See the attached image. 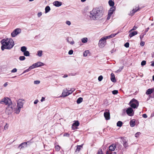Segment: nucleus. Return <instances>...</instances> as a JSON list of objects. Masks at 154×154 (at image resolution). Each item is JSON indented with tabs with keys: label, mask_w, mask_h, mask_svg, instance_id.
Wrapping results in <instances>:
<instances>
[{
	"label": "nucleus",
	"mask_w": 154,
	"mask_h": 154,
	"mask_svg": "<svg viewBox=\"0 0 154 154\" xmlns=\"http://www.w3.org/2000/svg\"><path fill=\"white\" fill-rule=\"evenodd\" d=\"M103 15L102 11L99 8H94L90 12L89 17L91 20H96Z\"/></svg>",
	"instance_id": "nucleus-1"
},
{
	"label": "nucleus",
	"mask_w": 154,
	"mask_h": 154,
	"mask_svg": "<svg viewBox=\"0 0 154 154\" xmlns=\"http://www.w3.org/2000/svg\"><path fill=\"white\" fill-rule=\"evenodd\" d=\"M2 46L1 49L3 51L5 49H10L14 45V42L11 38H7L6 39H3L1 41Z\"/></svg>",
	"instance_id": "nucleus-2"
},
{
	"label": "nucleus",
	"mask_w": 154,
	"mask_h": 154,
	"mask_svg": "<svg viewBox=\"0 0 154 154\" xmlns=\"http://www.w3.org/2000/svg\"><path fill=\"white\" fill-rule=\"evenodd\" d=\"M24 102V100L23 99H20L17 100V109L16 110V114H18L19 113L21 109L23 107Z\"/></svg>",
	"instance_id": "nucleus-3"
},
{
	"label": "nucleus",
	"mask_w": 154,
	"mask_h": 154,
	"mask_svg": "<svg viewBox=\"0 0 154 154\" xmlns=\"http://www.w3.org/2000/svg\"><path fill=\"white\" fill-rule=\"evenodd\" d=\"M130 106L134 109L137 108L139 106V102L134 99H132L129 103Z\"/></svg>",
	"instance_id": "nucleus-4"
},
{
	"label": "nucleus",
	"mask_w": 154,
	"mask_h": 154,
	"mask_svg": "<svg viewBox=\"0 0 154 154\" xmlns=\"http://www.w3.org/2000/svg\"><path fill=\"white\" fill-rule=\"evenodd\" d=\"M107 39L106 37L105 36L103 37L100 40L98 45L100 48H103L105 46Z\"/></svg>",
	"instance_id": "nucleus-5"
},
{
	"label": "nucleus",
	"mask_w": 154,
	"mask_h": 154,
	"mask_svg": "<svg viewBox=\"0 0 154 154\" xmlns=\"http://www.w3.org/2000/svg\"><path fill=\"white\" fill-rule=\"evenodd\" d=\"M11 103V100L8 97L4 98L0 101V103L1 104H5L6 105H9Z\"/></svg>",
	"instance_id": "nucleus-6"
},
{
	"label": "nucleus",
	"mask_w": 154,
	"mask_h": 154,
	"mask_svg": "<svg viewBox=\"0 0 154 154\" xmlns=\"http://www.w3.org/2000/svg\"><path fill=\"white\" fill-rule=\"evenodd\" d=\"M21 30L20 28H17L14 29L11 33V35L13 37H15L21 32Z\"/></svg>",
	"instance_id": "nucleus-7"
},
{
	"label": "nucleus",
	"mask_w": 154,
	"mask_h": 154,
	"mask_svg": "<svg viewBox=\"0 0 154 154\" xmlns=\"http://www.w3.org/2000/svg\"><path fill=\"white\" fill-rule=\"evenodd\" d=\"M126 112L129 116H132L134 115V112L133 109L131 107H129L126 110Z\"/></svg>",
	"instance_id": "nucleus-8"
},
{
	"label": "nucleus",
	"mask_w": 154,
	"mask_h": 154,
	"mask_svg": "<svg viewBox=\"0 0 154 154\" xmlns=\"http://www.w3.org/2000/svg\"><path fill=\"white\" fill-rule=\"evenodd\" d=\"M104 116L106 120H108L110 119V115L109 110L105 109V112L104 113Z\"/></svg>",
	"instance_id": "nucleus-9"
},
{
	"label": "nucleus",
	"mask_w": 154,
	"mask_h": 154,
	"mask_svg": "<svg viewBox=\"0 0 154 154\" xmlns=\"http://www.w3.org/2000/svg\"><path fill=\"white\" fill-rule=\"evenodd\" d=\"M8 106H9L11 109H12V110L14 112L16 113V110L17 109V108L16 106L15 103H12L11 102V103L8 105Z\"/></svg>",
	"instance_id": "nucleus-10"
},
{
	"label": "nucleus",
	"mask_w": 154,
	"mask_h": 154,
	"mask_svg": "<svg viewBox=\"0 0 154 154\" xmlns=\"http://www.w3.org/2000/svg\"><path fill=\"white\" fill-rule=\"evenodd\" d=\"M13 111H14L12 110V109H11L9 106H7L5 110V112L8 114H11Z\"/></svg>",
	"instance_id": "nucleus-11"
},
{
	"label": "nucleus",
	"mask_w": 154,
	"mask_h": 154,
	"mask_svg": "<svg viewBox=\"0 0 154 154\" xmlns=\"http://www.w3.org/2000/svg\"><path fill=\"white\" fill-rule=\"evenodd\" d=\"M68 90L67 88L64 89L62 94V96L65 97L68 96Z\"/></svg>",
	"instance_id": "nucleus-12"
},
{
	"label": "nucleus",
	"mask_w": 154,
	"mask_h": 154,
	"mask_svg": "<svg viewBox=\"0 0 154 154\" xmlns=\"http://www.w3.org/2000/svg\"><path fill=\"white\" fill-rule=\"evenodd\" d=\"M115 10V7H111L108 11V14L112 15Z\"/></svg>",
	"instance_id": "nucleus-13"
},
{
	"label": "nucleus",
	"mask_w": 154,
	"mask_h": 154,
	"mask_svg": "<svg viewBox=\"0 0 154 154\" xmlns=\"http://www.w3.org/2000/svg\"><path fill=\"white\" fill-rule=\"evenodd\" d=\"M116 148V145L114 144H112L109 147V150L112 151H114Z\"/></svg>",
	"instance_id": "nucleus-14"
},
{
	"label": "nucleus",
	"mask_w": 154,
	"mask_h": 154,
	"mask_svg": "<svg viewBox=\"0 0 154 154\" xmlns=\"http://www.w3.org/2000/svg\"><path fill=\"white\" fill-rule=\"evenodd\" d=\"M54 5L56 7H58L62 5V2L58 1H55L53 2Z\"/></svg>",
	"instance_id": "nucleus-15"
},
{
	"label": "nucleus",
	"mask_w": 154,
	"mask_h": 154,
	"mask_svg": "<svg viewBox=\"0 0 154 154\" xmlns=\"http://www.w3.org/2000/svg\"><path fill=\"white\" fill-rule=\"evenodd\" d=\"M154 90V88H149L146 91V94L147 95L151 94L152 93Z\"/></svg>",
	"instance_id": "nucleus-16"
},
{
	"label": "nucleus",
	"mask_w": 154,
	"mask_h": 154,
	"mask_svg": "<svg viewBox=\"0 0 154 154\" xmlns=\"http://www.w3.org/2000/svg\"><path fill=\"white\" fill-rule=\"evenodd\" d=\"M79 123L78 121H77L75 122L74 123L72 126V129H74L75 128H74V127L75 126L77 127L79 126Z\"/></svg>",
	"instance_id": "nucleus-17"
},
{
	"label": "nucleus",
	"mask_w": 154,
	"mask_h": 154,
	"mask_svg": "<svg viewBox=\"0 0 154 154\" xmlns=\"http://www.w3.org/2000/svg\"><path fill=\"white\" fill-rule=\"evenodd\" d=\"M27 144V143L24 142L21 143L18 147V148L20 149H21L22 148H23L26 146Z\"/></svg>",
	"instance_id": "nucleus-18"
},
{
	"label": "nucleus",
	"mask_w": 154,
	"mask_h": 154,
	"mask_svg": "<svg viewBox=\"0 0 154 154\" xmlns=\"http://www.w3.org/2000/svg\"><path fill=\"white\" fill-rule=\"evenodd\" d=\"M135 120L134 119H133L130 121V124L131 127H133L135 125Z\"/></svg>",
	"instance_id": "nucleus-19"
},
{
	"label": "nucleus",
	"mask_w": 154,
	"mask_h": 154,
	"mask_svg": "<svg viewBox=\"0 0 154 154\" xmlns=\"http://www.w3.org/2000/svg\"><path fill=\"white\" fill-rule=\"evenodd\" d=\"M111 81L113 82H116V80L115 79V76L114 74L112 73L111 74Z\"/></svg>",
	"instance_id": "nucleus-20"
},
{
	"label": "nucleus",
	"mask_w": 154,
	"mask_h": 154,
	"mask_svg": "<svg viewBox=\"0 0 154 154\" xmlns=\"http://www.w3.org/2000/svg\"><path fill=\"white\" fill-rule=\"evenodd\" d=\"M137 31H133L131 32L129 34V36L130 38L132 37L133 36L137 35Z\"/></svg>",
	"instance_id": "nucleus-21"
},
{
	"label": "nucleus",
	"mask_w": 154,
	"mask_h": 154,
	"mask_svg": "<svg viewBox=\"0 0 154 154\" xmlns=\"http://www.w3.org/2000/svg\"><path fill=\"white\" fill-rule=\"evenodd\" d=\"M118 33H116V34H112L111 35L106 36V38L108 39H109L112 38L114 37L116 35H117Z\"/></svg>",
	"instance_id": "nucleus-22"
},
{
	"label": "nucleus",
	"mask_w": 154,
	"mask_h": 154,
	"mask_svg": "<svg viewBox=\"0 0 154 154\" xmlns=\"http://www.w3.org/2000/svg\"><path fill=\"white\" fill-rule=\"evenodd\" d=\"M108 3L110 6H111L112 7H115V6H114L115 4L113 1L111 0H109V1Z\"/></svg>",
	"instance_id": "nucleus-23"
},
{
	"label": "nucleus",
	"mask_w": 154,
	"mask_h": 154,
	"mask_svg": "<svg viewBox=\"0 0 154 154\" xmlns=\"http://www.w3.org/2000/svg\"><path fill=\"white\" fill-rule=\"evenodd\" d=\"M82 145H81L77 146L76 149L75 150V152H79L80 150L81 149V148H82Z\"/></svg>",
	"instance_id": "nucleus-24"
},
{
	"label": "nucleus",
	"mask_w": 154,
	"mask_h": 154,
	"mask_svg": "<svg viewBox=\"0 0 154 154\" xmlns=\"http://www.w3.org/2000/svg\"><path fill=\"white\" fill-rule=\"evenodd\" d=\"M42 52L43 51L42 50L38 51H37V55L39 57H41L42 55Z\"/></svg>",
	"instance_id": "nucleus-25"
},
{
	"label": "nucleus",
	"mask_w": 154,
	"mask_h": 154,
	"mask_svg": "<svg viewBox=\"0 0 154 154\" xmlns=\"http://www.w3.org/2000/svg\"><path fill=\"white\" fill-rule=\"evenodd\" d=\"M83 100V98L82 97H80L76 101V102L78 104H79L81 103Z\"/></svg>",
	"instance_id": "nucleus-26"
},
{
	"label": "nucleus",
	"mask_w": 154,
	"mask_h": 154,
	"mask_svg": "<svg viewBox=\"0 0 154 154\" xmlns=\"http://www.w3.org/2000/svg\"><path fill=\"white\" fill-rule=\"evenodd\" d=\"M26 50H27V48L25 46H22V47H21V49H20L21 51L23 52L25 51H26Z\"/></svg>",
	"instance_id": "nucleus-27"
},
{
	"label": "nucleus",
	"mask_w": 154,
	"mask_h": 154,
	"mask_svg": "<svg viewBox=\"0 0 154 154\" xmlns=\"http://www.w3.org/2000/svg\"><path fill=\"white\" fill-rule=\"evenodd\" d=\"M23 54L24 56L27 57L29 56L30 55L29 53V51H25L23 52Z\"/></svg>",
	"instance_id": "nucleus-28"
},
{
	"label": "nucleus",
	"mask_w": 154,
	"mask_h": 154,
	"mask_svg": "<svg viewBox=\"0 0 154 154\" xmlns=\"http://www.w3.org/2000/svg\"><path fill=\"white\" fill-rule=\"evenodd\" d=\"M45 13L48 12L50 10V8L49 6H47L45 8Z\"/></svg>",
	"instance_id": "nucleus-29"
},
{
	"label": "nucleus",
	"mask_w": 154,
	"mask_h": 154,
	"mask_svg": "<svg viewBox=\"0 0 154 154\" xmlns=\"http://www.w3.org/2000/svg\"><path fill=\"white\" fill-rule=\"evenodd\" d=\"M81 41L82 43H86L87 42L88 38H84L82 39Z\"/></svg>",
	"instance_id": "nucleus-30"
},
{
	"label": "nucleus",
	"mask_w": 154,
	"mask_h": 154,
	"mask_svg": "<svg viewBox=\"0 0 154 154\" xmlns=\"http://www.w3.org/2000/svg\"><path fill=\"white\" fill-rule=\"evenodd\" d=\"M122 122L120 121H118L117 123V126L120 127L122 126Z\"/></svg>",
	"instance_id": "nucleus-31"
},
{
	"label": "nucleus",
	"mask_w": 154,
	"mask_h": 154,
	"mask_svg": "<svg viewBox=\"0 0 154 154\" xmlns=\"http://www.w3.org/2000/svg\"><path fill=\"white\" fill-rule=\"evenodd\" d=\"M123 146L125 148H126L128 146V144L126 141H123Z\"/></svg>",
	"instance_id": "nucleus-32"
},
{
	"label": "nucleus",
	"mask_w": 154,
	"mask_h": 154,
	"mask_svg": "<svg viewBox=\"0 0 154 154\" xmlns=\"http://www.w3.org/2000/svg\"><path fill=\"white\" fill-rule=\"evenodd\" d=\"M31 69V67H30V66L29 67V68L26 70H24V72L22 73V74H23L27 72H28L30 71L31 69Z\"/></svg>",
	"instance_id": "nucleus-33"
},
{
	"label": "nucleus",
	"mask_w": 154,
	"mask_h": 154,
	"mask_svg": "<svg viewBox=\"0 0 154 154\" xmlns=\"http://www.w3.org/2000/svg\"><path fill=\"white\" fill-rule=\"evenodd\" d=\"M123 68H124L123 66H122L120 67L119 69H118V70H117V71H115V72L117 73H118V72H121V71L122 70V69H123Z\"/></svg>",
	"instance_id": "nucleus-34"
},
{
	"label": "nucleus",
	"mask_w": 154,
	"mask_h": 154,
	"mask_svg": "<svg viewBox=\"0 0 154 154\" xmlns=\"http://www.w3.org/2000/svg\"><path fill=\"white\" fill-rule=\"evenodd\" d=\"M30 67H31V69H33L35 67H38V66L37 64V63H35L33 64L32 66H30Z\"/></svg>",
	"instance_id": "nucleus-35"
},
{
	"label": "nucleus",
	"mask_w": 154,
	"mask_h": 154,
	"mask_svg": "<svg viewBox=\"0 0 154 154\" xmlns=\"http://www.w3.org/2000/svg\"><path fill=\"white\" fill-rule=\"evenodd\" d=\"M89 51L88 50L85 51L83 53V56L85 57H86L87 56L88 54L89 53Z\"/></svg>",
	"instance_id": "nucleus-36"
},
{
	"label": "nucleus",
	"mask_w": 154,
	"mask_h": 154,
	"mask_svg": "<svg viewBox=\"0 0 154 154\" xmlns=\"http://www.w3.org/2000/svg\"><path fill=\"white\" fill-rule=\"evenodd\" d=\"M37 64V66L38 67L40 66H42L44 65L43 63H41L40 62H38L36 63Z\"/></svg>",
	"instance_id": "nucleus-37"
},
{
	"label": "nucleus",
	"mask_w": 154,
	"mask_h": 154,
	"mask_svg": "<svg viewBox=\"0 0 154 154\" xmlns=\"http://www.w3.org/2000/svg\"><path fill=\"white\" fill-rule=\"evenodd\" d=\"M19 59L20 60L22 61L24 60L26 58L24 56H21L20 57Z\"/></svg>",
	"instance_id": "nucleus-38"
},
{
	"label": "nucleus",
	"mask_w": 154,
	"mask_h": 154,
	"mask_svg": "<svg viewBox=\"0 0 154 154\" xmlns=\"http://www.w3.org/2000/svg\"><path fill=\"white\" fill-rule=\"evenodd\" d=\"M146 35V33H142L140 36V38L141 41H142L144 35Z\"/></svg>",
	"instance_id": "nucleus-39"
},
{
	"label": "nucleus",
	"mask_w": 154,
	"mask_h": 154,
	"mask_svg": "<svg viewBox=\"0 0 154 154\" xmlns=\"http://www.w3.org/2000/svg\"><path fill=\"white\" fill-rule=\"evenodd\" d=\"M60 149V147L59 146L57 145V146H55V149L57 151H59Z\"/></svg>",
	"instance_id": "nucleus-40"
},
{
	"label": "nucleus",
	"mask_w": 154,
	"mask_h": 154,
	"mask_svg": "<svg viewBox=\"0 0 154 154\" xmlns=\"http://www.w3.org/2000/svg\"><path fill=\"white\" fill-rule=\"evenodd\" d=\"M138 10H139L138 8H137V9L136 8L135 9H133V10L132 11L133 14H134L136 12H137V11H138Z\"/></svg>",
	"instance_id": "nucleus-41"
},
{
	"label": "nucleus",
	"mask_w": 154,
	"mask_h": 154,
	"mask_svg": "<svg viewBox=\"0 0 154 154\" xmlns=\"http://www.w3.org/2000/svg\"><path fill=\"white\" fill-rule=\"evenodd\" d=\"M129 43L128 42L126 43L124 45V46L127 48H128L129 47Z\"/></svg>",
	"instance_id": "nucleus-42"
},
{
	"label": "nucleus",
	"mask_w": 154,
	"mask_h": 154,
	"mask_svg": "<svg viewBox=\"0 0 154 154\" xmlns=\"http://www.w3.org/2000/svg\"><path fill=\"white\" fill-rule=\"evenodd\" d=\"M146 61L145 60H143L141 63V65L142 66L145 65L146 64Z\"/></svg>",
	"instance_id": "nucleus-43"
},
{
	"label": "nucleus",
	"mask_w": 154,
	"mask_h": 154,
	"mask_svg": "<svg viewBox=\"0 0 154 154\" xmlns=\"http://www.w3.org/2000/svg\"><path fill=\"white\" fill-rule=\"evenodd\" d=\"M118 93V91L117 90H114L112 91V93L113 94H116Z\"/></svg>",
	"instance_id": "nucleus-44"
},
{
	"label": "nucleus",
	"mask_w": 154,
	"mask_h": 154,
	"mask_svg": "<svg viewBox=\"0 0 154 154\" xmlns=\"http://www.w3.org/2000/svg\"><path fill=\"white\" fill-rule=\"evenodd\" d=\"M103 78V77L102 75L100 76L98 78V80L99 81H102Z\"/></svg>",
	"instance_id": "nucleus-45"
},
{
	"label": "nucleus",
	"mask_w": 154,
	"mask_h": 154,
	"mask_svg": "<svg viewBox=\"0 0 154 154\" xmlns=\"http://www.w3.org/2000/svg\"><path fill=\"white\" fill-rule=\"evenodd\" d=\"M17 69L16 68H14L11 71V72L12 73L16 72H17Z\"/></svg>",
	"instance_id": "nucleus-46"
},
{
	"label": "nucleus",
	"mask_w": 154,
	"mask_h": 154,
	"mask_svg": "<svg viewBox=\"0 0 154 154\" xmlns=\"http://www.w3.org/2000/svg\"><path fill=\"white\" fill-rule=\"evenodd\" d=\"M140 132H138L135 134V137H139V135L140 134Z\"/></svg>",
	"instance_id": "nucleus-47"
},
{
	"label": "nucleus",
	"mask_w": 154,
	"mask_h": 154,
	"mask_svg": "<svg viewBox=\"0 0 154 154\" xmlns=\"http://www.w3.org/2000/svg\"><path fill=\"white\" fill-rule=\"evenodd\" d=\"M63 136L69 137V134L68 133H65L64 134Z\"/></svg>",
	"instance_id": "nucleus-48"
},
{
	"label": "nucleus",
	"mask_w": 154,
	"mask_h": 154,
	"mask_svg": "<svg viewBox=\"0 0 154 154\" xmlns=\"http://www.w3.org/2000/svg\"><path fill=\"white\" fill-rule=\"evenodd\" d=\"M8 125H7V124H6V125L4 127V129L5 130H6L8 129Z\"/></svg>",
	"instance_id": "nucleus-49"
},
{
	"label": "nucleus",
	"mask_w": 154,
	"mask_h": 154,
	"mask_svg": "<svg viewBox=\"0 0 154 154\" xmlns=\"http://www.w3.org/2000/svg\"><path fill=\"white\" fill-rule=\"evenodd\" d=\"M40 83L39 81L36 80L34 81V83L35 84H38Z\"/></svg>",
	"instance_id": "nucleus-50"
},
{
	"label": "nucleus",
	"mask_w": 154,
	"mask_h": 154,
	"mask_svg": "<svg viewBox=\"0 0 154 154\" xmlns=\"http://www.w3.org/2000/svg\"><path fill=\"white\" fill-rule=\"evenodd\" d=\"M73 51L72 50H71L69 51L68 54L69 55H71L73 53Z\"/></svg>",
	"instance_id": "nucleus-51"
},
{
	"label": "nucleus",
	"mask_w": 154,
	"mask_h": 154,
	"mask_svg": "<svg viewBox=\"0 0 154 154\" xmlns=\"http://www.w3.org/2000/svg\"><path fill=\"white\" fill-rule=\"evenodd\" d=\"M66 23L69 26L71 25V23L69 21L67 20L66 21Z\"/></svg>",
	"instance_id": "nucleus-52"
},
{
	"label": "nucleus",
	"mask_w": 154,
	"mask_h": 154,
	"mask_svg": "<svg viewBox=\"0 0 154 154\" xmlns=\"http://www.w3.org/2000/svg\"><path fill=\"white\" fill-rule=\"evenodd\" d=\"M140 45L141 46H143L145 45V42H144L141 41L140 43Z\"/></svg>",
	"instance_id": "nucleus-53"
},
{
	"label": "nucleus",
	"mask_w": 154,
	"mask_h": 154,
	"mask_svg": "<svg viewBox=\"0 0 154 154\" xmlns=\"http://www.w3.org/2000/svg\"><path fill=\"white\" fill-rule=\"evenodd\" d=\"M97 154H102V152L101 149L99 150Z\"/></svg>",
	"instance_id": "nucleus-54"
},
{
	"label": "nucleus",
	"mask_w": 154,
	"mask_h": 154,
	"mask_svg": "<svg viewBox=\"0 0 154 154\" xmlns=\"http://www.w3.org/2000/svg\"><path fill=\"white\" fill-rule=\"evenodd\" d=\"M142 116L143 117L145 118H146L147 117V116L146 114H143Z\"/></svg>",
	"instance_id": "nucleus-55"
},
{
	"label": "nucleus",
	"mask_w": 154,
	"mask_h": 154,
	"mask_svg": "<svg viewBox=\"0 0 154 154\" xmlns=\"http://www.w3.org/2000/svg\"><path fill=\"white\" fill-rule=\"evenodd\" d=\"M111 15L108 14V17L107 18V20H109L110 19V17H111Z\"/></svg>",
	"instance_id": "nucleus-56"
},
{
	"label": "nucleus",
	"mask_w": 154,
	"mask_h": 154,
	"mask_svg": "<svg viewBox=\"0 0 154 154\" xmlns=\"http://www.w3.org/2000/svg\"><path fill=\"white\" fill-rule=\"evenodd\" d=\"M137 28V27L134 26L133 28L131 30V31H133L136 29Z\"/></svg>",
	"instance_id": "nucleus-57"
},
{
	"label": "nucleus",
	"mask_w": 154,
	"mask_h": 154,
	"mask_svg": "<svg viewBox=\"0 0 154 154\" xmlns=\"http://www.w3.org/2000/svg\"><path fill=\"white\" fill-rule=\"evenodd\" d=\"M68 95L71 94L72 92V91H71V90H68Z\"/></svg>",
	"instance_id": "nucleus-58"
},
{
	"label": "nucleus",
	"mask_w": 154,
	"mask_h": 154,
	"mask_svg": "<svg viewBox=\"0 0 154 154\" xmlns=\"http://www.w3.org/2000/svg\"><path fill=\"white\" fill-rule=\"evenodd\" d=\"M38 17H40V16H41L42 15V12H39L38 13Z\"/></svg>",
	"instance_id": "nucleus-59"
},
{
	"label": "nucleus",
	"mask_w": 154,
	"mask_h": 154,
	"mask_svg": "<svg viewBox=\"0 0 154 154\" xmlns=\"http://www.w3.org/2000/svg\"><path fill=\"white\" fill-rule=\"evenodd\" d=\"M71 37L68 38H66L67 41L69 43H70V42L69 41V40H71Z\"/></svg>",
	"instance_id": "nucleus-60"
},
{
	"label": "nucleus",
	"mask_w": 154,
	"mask_h": 154,
	"mask_svg": "<svg viewBox=\"0 0 154 154\" xmlns=\"http://www.w3.org/2000/svg\"><path fill=\"white\" fill-rule=\"evenodd\" d=\"M45 98L43 97H42V99L41 100V101L42 102H43V101H44L45 100Z\"/></svg>",
	"instance_id": "nucleus-61"
},
{
	"label": "nucleus",
	"mask_w": 154,
	"mask_h": 154,
	"mask_svg": "<svg viewBox=\"0 0 154 154\" xmlns=\"http://www.w3.org/2000/svg\"><path fill=\"white\" fill-rule=\"evenodd\" d=\"M112 151H107L106 152V154H111Z\"/></svg>",
	"instance_id": "nucleus-62"
},
{
	"label": "nucleus",
	"mask_w": 154,
	"mask_h": 154,
	"mask_svg": "<svg viewBox=\"0 0 154 154\" xmlns=\"http://www.w3.org/2000/svg\"><path fill=\"white\" fill-rule=\"evenodd\" d=\"M149 29V28H147L146 29V30H145V33H146V32L148 31Z\"/></svg>",
	"instance_id": "nucleus-63"
},
{
	"label": "nucleus",
	"mask_w": 154,
	"mask_h": 154,
	"mask_svg": "<svg viewBox=\"0 0 154 154\" xmlns=\"http://www.w3.org/2000/svg\"><path fill=\"white\" fill-rule=\"evenodd\" d=\"M151 66H154V61L152 62V63L151 64Z\"/></svg>",
	"instance_id": "nucleus-64"
}]
</instances>
